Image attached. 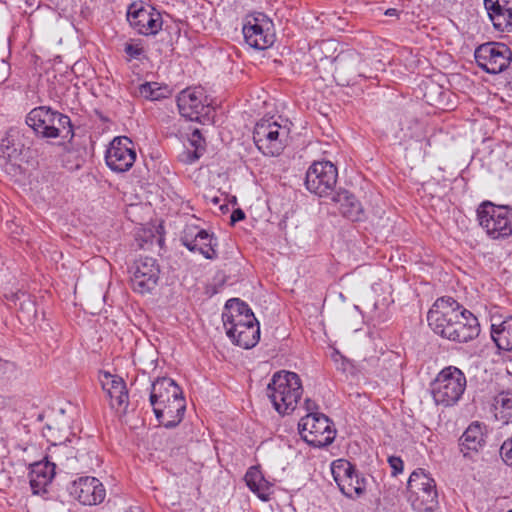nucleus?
<instances>
[{
	"label": "nucleus",
	"instance_id": "14",
	"mask_svg": "<svg viewBox=\"0 0 512 512\" xmlns=\"http://www.w3.org/2000/svg\"><path fill=\"white\" fill-rule=\"evenodd\" d=\"M136 160L133 142L126 136L115 137L105 154L107 166L118 173L128 171Z\"/></svg>",
	"mask_w": 512,
	"mask_h": 512
},
{
	"label": "nucleus",
	"instance_id": "10",
	"mask_svg": "<svg viewBox=\"0 0 512 512\" xmlns=\"http://www.w3.org/2000/svg\"><path fill=\"white\" fill-rule=\"evenodd\" d=\"M281 126L272 119H261L256 123L253 140L259 151L266 156H278L285 147L287 132H281Z\"/></svg>",
	"mask_w": 512,
	"mask_h": 512
},
{
	"label": "nucleus",
	"instance_id": "35",
	"mask_svg": "<svg viewBox=\"0 0 512 512\" xmlns=\"http://www.w3.org/2000/svg\"><path fill=\"white\" fill-rule=\"evenodd\" d=\"M54 450L52 454L61 461L63 458L69 460L70 458H76L74 453V449L72 447H68L66 443L53 444Z\"/></svg>",
	"mask_w": 512,
	"mask_h": 512
},
{
	"label": "nucleus",
	"instance_id": "7",
	"mask_svg": "<svg viewBox=\"0 0 512 512\" xmlns=\"http://www.w3.org/2000/svg\"><path fill=\"white\" fill-rule=\"evenodd\" d=\"M301 438L310 446L323 448L330 445L336 435L333 422L323 413H308L298 423Z\"/></svg>",
	"mask_w": 512,
	"mask_h": 512
},
{
	"label": "nucleus",
	"instance_id": "16",
	"mask_svg": "<svg viewBox=\"0 0 512 512\" xmlns=\"http://www.w3.org/2000/svg\"><path fill=\"white\" fill-rule=\"evenodd\" d=\"M271 21L264 14L249 16L243 26L245 42L257 50H265L274 43V34L270 32Z\"/></svg>",
	"mask_w": 512,
	"mask_h": 512
},
{
	"label": "nucleus",
	"instance_id": "4",
	"mask_svg": "<svg viewBox=\"0 0 512 512\" xmlns=\"http://www.w3.org/2000/svg\"><path fill=\"white\" fill-rule=\"evenodd\" d=\"M26 124L43 138L70 140L74 136L70 118L48 106L32 109L26 116Z\"/></svg>",
	"mask_w": 512,
	"mask_h": 512
},
{
	"label": "nucleus",
	"instance_id": "21",
	"mask_svg": "<svg viewBox=\"0 0 512 512\" xmlns=\"http://www.w3.org/2000/svg\"><path fill=\"white\" fill-rule=\"evenodd\" d=\"M485 426L476 421L471 423L459 438V450L464 457H471L485 446Z\"/></svg>",
	"mask_w": 512,
	"mask_h": 512
},
{
	"label": "nucleus",
	"instance_id": "18",
	"mask_svg": "<svg viewBox=\"0 0 512 512\" xmlns=\"http://www.w3.org/2000/svg\"><path fill=\"white\" fill-rule=\"evenodd\" d=\"M69 493L83 505H97L103 502L106 491L103 484L95 477H80L68 487Z\"/></svg>",
	"mask_w": 512,
	"mask_h": 512
},
{
	"label": "nucleus",
	"instance_id": "36",
	"mask_svg": "<svg viewBox=\"0 0 512 512\" xmlns=\"http://www.w3.org/2000/svg\"><path fill=\"white\" fill-rule=\"evenodd\" d=\"M17 371V365L10 361L0 357V377L10 379L15 376Z\"/></svg>",
	"mask_w": 512,
	"mask_h": 512
},
{
	"label": "nucleus",
	"instance_id": "37",
	"mask_svg": "<svg viewBox=\"0 0 512 512\" xmlns=\"http://www.w3.org/2000/svg\"><path fill=\"white\" fill-rule=\"evenodd\" d=\"M500 455L507 465L512 466V437L501 445Z\"/></svg>",
	"mask_w": 512,
	"mask_h": 512
},
{
	"label": "nucleus",
	"instance_id": "9",
	"mask_svg": "<svg viewBox=\"0 0 512 512\" xmlns=\"http://www.w3.org/2000/svg\"><path fill=\"white\" fill-rule=\"evenodd\" d=\"M474 57L478 67L483 71L489 74H498L510 65L512 51L504 43L487 42L475 49Z\"/></svg>",
	"mask_w": 512,
	"mask_h": 512
},
{
	"label": "nucleus",
	"instance_id": "3",
	"mask_svg": "<svg viewBox=\"0 0 512 512\" xmlns=\"http://www.w3.org/2000/svg\"><path fill=\"white\" fill-rule=\"evenodd\" d=\"M302 394L301 379L295 372L278 371L267 386V395L280 414L293 412Z\"/></svg>",
	"mask_w": 512,
	"mask_h": 512
},
{
	"label": "nucleus",
	"instance_id": "39",
	"mask_svg": "<svg viewBox=\"0 0 512 512\" xmlns=\"http://www.w3.org/2000/svg\"><path fill=\"white\" fill-rule=\"evenodd\" d=\"M338 357L339 358L335 359L337 370H340L344 373L351 372V370L353 369V365L351 364V362L340 354H338Z\"/></svg>",
	"mask_w": 512,
	"mask_h": 512
},
{
	"label": "nucleus",
	"instance_id": "19",
	"mask_svg": "<svg viewBox=\"0 0 512 512\" xmlns=\"http://www.w3.org/2000/svg\"><path fill=\"white\" fill-rule=\"evenodd\" d=\"M177 106L181 116L191 121H201V117L206 116L209 111V107L202 101V93L192 89L179 93Z\"/></svg>",
	"mask_w": 512,
	"mask_h": 512
},
{
	"label": "nucleus",
	"instance_id": "38",
	"mask_svg": "<svg viewBox=\"0 0 512 512\" xmlns=\"http://www.w3.org/2000/svg\"><path fill=\"white\" fill-rule=\"evenodd\" d=\"M124 51L130 58L134 59H138L144 53V49L140 44L133 43H126Z\"/></svg>",
	"mask_w": 512,
	"mask_h": 512
},
{
	"label": "nucleus",
	"instance_id": "11",
	"mask_svg": "<svg viewBox=\"0 0 512 512\" xmlns=\"http://www.w3.org/2000/svg\"><path fill=\"white\" fill-rule=\"evenodd\" d=\"M338 178V171L329 161L314 162L307 170L305 177L306 188L319 197H333Z\"/></svg>",
	"mask_w": 512,
	"mask_h": 512
},
{
	"label": "nucleus",
	"instance_id": "45",
	"mask_svg": "<svg viewBox=\"0 0 512 512\" xmlns=\"http://www.w3.org/2000/svg\"><path fill=\"white\" fill-rule=\"evenodd\" d=\"M431 90L440 91V90H441V87H439V86H437V85L432 84V85H431Z\"/></svg>",
	"mask_w": 512,
	"mask_h": 512
},
{
	"label": "nucleus",
	"instance_id": "24",
	"mask_svg": "<svg viewBox=\"0 0 512 512\" xmlns=\"http://www.w3.org/2000/svg\"><path fill=\"white\" fill-rule=\"evenodd\" d=\"M331 200L338 204L340 213L352 220L359 221L363 216V208L356 197L347 190H340L333 194Z\"/></svg>",
	"mask_w": 512,
	"mask_h": 512
},
{
	"label": "nucleus",
	"instance_id": "28",
	"mask_svg": "<svg viewBox=\"0 0 512 512\" xmlns=\"http://www.w3.org/2000/svg\"><path fill=\"white\" fill-rule=\"evenodd\" d=\"M189 144L193 150L185 149L179 154V160L185 164H192L196 162L206 150V142L199 129H194L189 138Z\"/></svg>",
	"mask_w": 512,
	"mask_h": 512
},
{
	"label": "nucleus",
	"instance_id": "43",
	"mask_svg": "<svg viewBox=\"0 0 512 512\" xmlns=\"http://www.w3.org/2000/svg\"><path fill=\"white\" fill-rule=\"evenodd\" d=\"M304 405L308 413H315L314 411L318 408L317 404L309 398L305 399Z\"/></svg>",
	"mask_w": 512,
	"mask_h": 512
},
{
	"label": "nucleus",
	"instance_id": "12",
	"mask_svg": "<svg viewBox=\"0 0 512 512\" xmlns=\"http://www.w3.org/2000/svg\"><path fill=\"white\" fill-rule=\"evenodd\" d=\"M331 472L341 492L348 498H358L366 490V480L360 477L354 465L344 459L332 463Z\"/></svg>",
	"mask_w": 512,
	"mask_h": 512
},
{
	"label": "nucleus",
	"instance_id": "41",
	"mask_svg": "<svg viewBox=\"0 0 512 512\" xmlns=\"http://www.w3.org/2000/svg\"><path fill=\"white\" fill-rule=\"evenodd\" d=\"M243 219H245V213L240 208L235 209L232 212L231 217H230V220H231L232 224H235L236 222L242 221Z\"/></svg>",
	"mask_w": 512,
	"mask_h": 512
},
{
	"label": "nucleus",
	"instance_id": "42",
	"mask_svg": "<svg viewBox=\"0 0 512 512\" xmlns=\"http://www.w3.org/2000/svg\"><path fill=\"white\" fill-rule=\"evenodd\" d=\"M15 131L14 130H11L9 132V135L7 138L5 139H2V142H1V148L3 150V153H6L9 157L11 156V153L9 152V149H10V141H9V137H13V133Z\"/></svg>",
	"mask_w": 512,
	"mask_h": 512
},
{
	"label": "nucleus",
	"instance_id": "22",
	"mask_svg": "<svg viewBox=\"0 0 512 512\" xmlns=\"http://www.w3.org/2000/svg\"><path fill=\"white\" fill-rule=\"evenodd\" d=\"M55 463L45 460L30 465L29 482L34 494L46 492V486L55 476Z\"/></svg>",
	"mask_w": 512,
	"mask_h": 512
},
{
	"label": "nucleus",
	"instance_id": "15",
	"mask_svg": "<svg viewBox=\"0 0 512 512\" xmlns=\"http://www.w3.org/2000/svg\"><path fill=\"white\" fill-rule=\"evenodd\" d=\"M131 284L134 291L145 294L152 291L159 280L160 267L152 257H140L131 268Z\"/></svg>",
	"mask_w": 512,
	"mask_h": 512
},
{
	"label": "nucleus",
	"instance_id": "34",
	"mask_svg": "<svg viewBox=\"0 0 512 512\" xmlns=\"http://www.w3.org/2000/svg\"><path fill=\"white\" fill-rule=\"evenodd\" d=\"M251 309L244 301L239 298L229 299L225 304V310L223 314H233V315H245V313L250 312Z\"/></svg>",
	"mask_w": 512,
	"mask_h": 512
},
{
	"label": "nucleus",
	"instance_id": "44",
	"mask_svg": "<svg viewBox=\"0 0 512 512\" xmlns=\"http://www.w3.org/2000/svg\"><path fill=\"white\" fill-rule=\"evenodd\" d=\"M395 13H396V9H388V10L386 11V13H385V14H386V15H390V16H392V15H394Z\"/></svg>",
	"mask_w": 512,
	"mask_h": 512
},
{
	"label": "nucleus",
	"instance_id": "31",
	"mask_svg": "<svg viewBox=\"0 0 512 512\" xmlns=\"http://www.w3.org/2000/svg\"><path fill=\"white\" fill-rule=\"evenodd\" d=\"M139 94L145 99L155 101L168 97L170 90L157 82H146L139 86Z\"/></svg>",
	"mask_w": 512,
	"mask_h": 512
},
{
	"label": "nucleus",
	"instance_id": "29",
	"mask_svg": "<svg viewBox=\"0 0 512 512\" xmlns=\"http://www.w3.org/2000/svg\"><path fill=\"white\" fill-rule=\"evenodd\" d=\"M493 406L497 419L504 424L512 422V392L506 391L499 393L494 398Z\"/></svg>",
	"mask_w": 512,
	"mask_h": 512
},
{
	"label": "nucleus",
	"instance_id": "17",
	"mask_svg": "<svg viewBox=\"0 0 512 512\" xmlns=\"http://www.w3.org/2000/svg\"><path fill=\"white\" fill-rule=\"evenodd\" d=\"M127 20L130 25L142 35H155L162 28V16L153 7H140L131 5L127 12Z\"/></svg>",
	"mask_w": 512,
	"mask_h": 512
},
{
	"label": "nucleus",
	"instance_id": "26",
	"mask_svg": "<svg viewBox=\"0 0 512 512\" xmlns=\"http://www.w3.org/2000/svg\"><path fill=\"white\" fill-rule=\"evenodd\" d=\"M491 337L496 346L504 351L512 349V316L491 325Z\"/></svg>",
	"mask_w": 512,
	"mask_h": 512
},
{
	"label": "nucleus",
	"instance_id": "30",
	"mask_svg": "<svg viewBox=\"0 0 512 512\" xmlns=\"http://www.w3.org/2000/svg\"><path fill=\"white\" fill-rule=\"evenodd\" d=\"M222 320L224 327L226 329L227 336H233L237 328L240 325L251 324L257 322L256 317L254 316L253 311L251 310L245 315H233V314H222Z\"/></svg>",
	"mask_w": 512,
	"mask_h": 512
},
{
	"label": "nucleus",
	"instance_id": "20",
	"mask_svg": "<svg viewBox=\"0 0 512 512\" xmlns=\"http://www.w3.org/2000/svg\"><path fill=\"white\" fill-rule=\"evenodd\" d=\"M101 384L110 399L111 408L116 410L122 408L125 411L128 406L129 396L124 380L119 376L106 372L103 374Z\"/></svg>",
	"mask_w": 512,
	"mask_h": 512
},
{
	"label": "nucleus",
	"instance_id": "8",
	"mask_svg": "<svg viewBox=\"0 0 512 512\" xmlns=\"http://www.w3.org/2000/svg\"><path fill=\"white\" fill-rule=\"evenodd\" d=\"M480 225L494 239L512 235V209L508 206H496L487 201L477 209Z\"/></svg>",
	"mask_w": 512,
	"mask_h": 512
},
{
	"label": "nucleus",
	"instance_id": "6",
	"mask_svg": "<svg viewBox=\"0 0 512 512\" xmlns=\"http://www.w3.org/2000/svg\"><path fill=\"white\" fill-rule=\"evenodd\" d=\"M409 499L413 506L423 512H434L438 508V492L435 480L424 469H416L407 482Z\"/></svg>",
	"mask_w": 512,
	"mask_h": 512
},
{
	"label": "nucleus",
	"instance_id": "2",
	"mask_svg": "<svg viewBox=\"0 0 512 512\" xmlns=\"http://www.w3.org/2000/svg\"><path fill=\"white\" fill-rule=\"evenodd\" d=\"M149 402L158 422L165 428L176 427L186 410L182 389L171 378L158 377L150 385Z\"/></svg>",
	"mask_w": 512,
	"mask_h": 512
},
{
	"label": "nucleus",
	"instance_id": "33",
	"mask_svg": "<svg viewBox=\"0 0 512 512\" xmlns=\"http://www.w3.org/2000/svg\"><path fill=\"white\" fill-rule=\"evenodd\" d=\"M395 120L398 121V125H399L401 131H404L405 129H407L408 131H411V133H409V134H404L405 137L406 136L407 137L414 136V133L412 130L418 126V121L416 120L415 117L411 116L407 112L399 111L395 114Z\"/></svg>",
	"mask_w": 512,
	"mask_h": 512
},
{
	"label": "nucleus",
	"instance_id": "40",
	"mask_svg": "<svg viewBox=\"0 0 512 512\" xmlns=\"http://www.w3.org/2000/svg\"><path fill=\"white\" fill-rule=\"evenodd\" d=\"M392 470L393 475H396L399 472H402L403 470V461L399 457L391 456L388 460Z\"/></svg>",
	"mask_w": 512,
	"mask_h": 512
},
{
	"label": "nucleus",
	"instance_id": "23",
	"mask_svg": "<svg viewBox=\"0 0 512 512\" xmlns=\"http://www.w3.org/2000/svg\"><path fill=\"white\" fill-rule=\"evenodd\" d=\"M484 6L497 30L505 31L512 26V9L505 0H484Z\"/></svg>",
	"mask_w": 512,
	"mask_h": 512
},
{
	"label": "nucleus",
	"instance_id": "27",
	"mask_svg": "<svg viewBox=\"0 0 512 512\" xmlns=\"http://www.w3.org/2000/svg\"><path fill=\"white\" fill-rule=\"evenodd\" d=\"M236 345L244 348H253L260 339L259 322L240 325L233 336H228Z\"/></svg>",
	"mask_w": 512,
	"mask_h": 512
},
{
	"label": "nucleus",
	"instance_id": "13",
	"mask_svg": "<svg viewBox=\"0 0 512 512\" xmlns=\"http://www.w3.org/2000/svg\"><path fill=\"white\" fill-rule=\"evenodd\" d=\"M180 241L189 251L199 252L206 259L214 260L218 258L217 238L205 229L196 225H186Z\"/></svg>",
	"mask_w": 512,
	"mask_h": 512
},
{
	"label": "nucleus",
	"instance_id": "25",
	"mask_svg": "<svg viewBox=\"0 0 512 512\" xmlns=\"http://www.w3.org/2000/svg\"><path fill=\"white\" fill-rule=\"evenodd\" d=\"M245 481L249 489L262 501H268L271 495V483L267 481L257 467H251L245 474Z\"/></svg>",
	"mask_w": 512,
	"mask_h": 512
},
{
	"label": "nucleus",
	"instance_id": "47",
	"mask_svg": "<svg viewBox=\"0 0 512 512\" xmlns=\"http://www.w3.org/2000/svg\"><path fill=\"white\" fill-rule=\"evenodd\" d=\"M508 512H512V509H511V510H509Z\"/></svg>",
	"mask_w": 512,
	"mask_h": 512
},
{
	"label": "nucleus",
	"instance_id": "46",
	"mask_svg": "<svg viewBox=\"0 0 512 512\" xmlns=\"http://www.w3.org/2000/svg\"><path fill=\"white\" fill-rule=\"evenodd\" d=\"M424 97L427 99V102L432 101L433 99L428 95V93L424 94Z\"/></svg>",
	"mask_w": 512,
	"mask_h": 512
},
{
	"label": "nucleus",
	"instance_id": "32",
	"mask_svg": "<svg viewBox=\"0 0 512 512\" xmlns=\"http://www.w3.org/2000/svg\"><path fill=\"white\" fill-rule=\"evenodd\" d=\"M334 61L336 68L341 71H349L352 73L359 72L357 65L360 63V56L356 52L349 51L340 53Z\"/></svg>",
	"mask_w": 512,
	"mask_h": 512
},
{
	"label": "nucleus",
	"instance_id": "5",
	"mask_svg": "<svg viewBox=\"0 0 512 512\" xmlns=\"http://www.w3.org/2000/svg\"><path fill=\"white\" fill-rule=\"evenodd\" d=\"M465 374L455 366L443 368L431 383V393L437 405L453 406L462 397L466 388Z\"/></svg>",
	"mask_w": 512,
	"mask_h": 512
},
{
	"label": "nucleus",
	"instance_id": "1",
	"mask_svg": "<svg viewBox=\"0 0 512 512\" xmlns=\"http://www.w3.org/2000/svg\"><path fill=\"white\" fill-rule=\"evenodd\" d=\"M427 321L436 334L458 343L472 341L480 334L477 317L452 297L438 298L427 314Z\"/></svg>",
	"mask_w": 512,
	"mask_h": 512
}]
</instances>
